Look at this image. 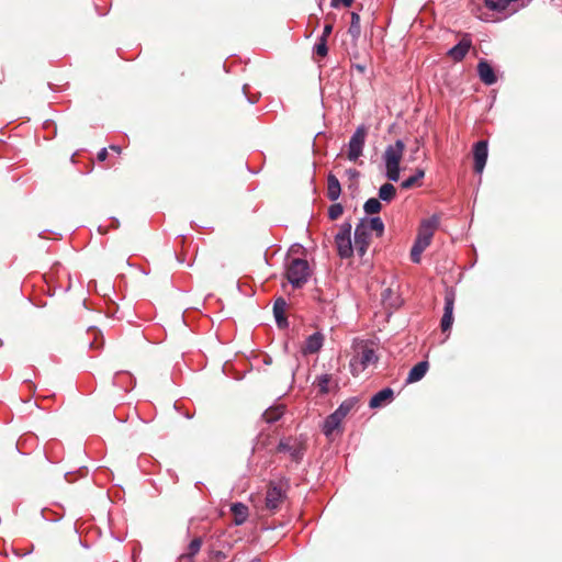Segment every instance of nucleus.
Segmentation results:
<instances>
[{"label":"nucleus","instance_id":"nucleus-20","mask_svg":"<svg viewBox=\"0 0 562 562\" xmlns=\"http://www.w3.org/2000/svg\"><path fill=\"white\" fill-rule=\"evenodd\" d=\"M235 525H243L248 518V507L243 503H234L231 507Z\"/></svg>","mask_w":562,"mask_h":562},{"label":"nucleus","instance_id":"nucleus-6","mask_svg":"<svg viewBox=\"0 0 562 562\" xmlns=\"http://www.w3.org/2000/svg\"><path fill=\"white\" fill-rule=\"evenodd\" d=\"M306 451V445L299 438L282 439L277 446V452H288L291 459L299 463Z\"/></svg>","mask_w":562,"mask_h":562},{"label":"nucleus","instance_id":"nucleus-27","mask_svg":"<svg viewBox=\"0 0 562 562\" xmlns=\"http://www.w3.org/2000/svg\"><path fill=\"white\" fill-rule=\"evenodd\" d=\"M484 3L487 9L492 11L502 12L507 9L510 1L509 0H484Z\"/></svg>","mask_w":562,"mask_h":562},{"label":"nucleus","instance_id":"nucleus-26","mask_svg":"<svg viewBox=\"0 0 562 562\" xmlns=\"http://www.w3.org/2000/svg\"><path fill=\"white\" fill-rule=\"evenodd\" d=\"M382 209V204L380 202V199L376 198H370L367 200L363 204V210L367 214H378Z\"/></svg>","mask_w":562,"mask_h":562},{"label":"nucleus","instance_id":"nucleus-13","mask_svg":"<svg viewBox=\"0 0 562 562\" xmlns=\"http://www.w3.org/2000/svg\"><path fill=\"white\" fill-rule=\"evenodd\" d=\"M477 72L482 82L493 85L496 82V76L492 66L486 60H480L477 64Z\"/></svg>","mask_w":562,"mask_h":562},{"label":"nucleus","instance_id":"nucleus-10","mask_svg":"<svg viewBox=\"0 0 562 562\" xmlns=\"http://www.w3.org/2000/svg\"><path fill=\"white\" fill-rule=\"evenodd\" d=\"M474 171L481 173L487 160V142L479 140L473 146Z\"/></svg>","mask_w":562,"mask_h":562},{"label":"nucleus","instance_id":"nucleus-32","mask_svg":"<svg viewBox=\"0 0 562 562\" xmlns=\"http://www.w3.org/2000/svg\"><path fill=\"white\" fill-rule=\"evenodd\" d=\"M331 380L330 374H323L317 379V386L319 387L321 393H328V384Z\"/></svg>","mask_w":562,"mask_h":562},{"label":"nucleus","instance_id":"nucleus-14","mask_svg":"<svg viewBox=\"0 0 562 562\" xmlns=\"http://www.w3.org/2000/svg\"><path fill=\"white\" fill-rule=\"evenodd\" d=\"M286 305V301L283 297H278L273 304L274 318L280 328H283L288 325L285 317Z\"/></svg>","mask_w":562,"mask_h":562},{"label":"nucleus","instance_id":"nucleus-8","mask_svg":"<svg viewBox=\"0 0 562 562\" xmlns=\"http://www.w3.org/2000/svg\"><path fill=\"white\" fill-rule=\"evenodd\" d=\"M370 244V233H368V225L361 222L355 229V249L359 256H364Z\"/></svg>","mask_w":562,"mask_h":562},{"label":"nucleus","instance_id":"nucleus-12","mask_svg":"<svg viewBox=\"0 0 562 562\" xmlns=\"http://www.w3.org/2000/svg\"><path fill=\"white\" fill-rule=\"evenodd\" d=\"M453 306L454 296L453 294H447L445 296V312L440 322V327L443 333L450 330L453 324Z\"/></svg>","mask_w":562,"mask_h":562},{"label":"nucleus","instance_id":"nucleus-42","mask_svg":"<svg viewBox=\"0 0 562 562\" xmlns=\"http://www.w3.org/2000/svg\"><path fill=\"white\" fill-rule=\"evenodd\" d=\"M417 150H419L418 146L416 148H413V151H417Z\"/></svg>","mask_w":562,"mask_h":562},{"label":"nucleus","instance_id":"nucleus-1","mask_svg":"<svg viewBox=\"0 0 562 562\" xmlns=\"http://www.w3.org/2000/svg\"><path fill=\"white\" fill-rule=\"evenodd\" d=\"M440 223V217L437 214L428 218H424L418 227V234L415 243L411 249V259L415 263H419L423 251L430 245L435 232Z\"/></svg>","mask_w":562,"mask_h":562},{"label":"nucleus","instance_id":"nucleus-11","mask_svg":"<svg viewBox=\"0 0 562 562\" xmlns=\"http://www.w3.org/2000/svg\"><path fill=\"white\" fill-rule=\"evenodd\" d=\"M471 46L472 41L470 36L465 34L457 45L448 50L447 55L454 61H461L468 54Z\"/></svg>","mask_w":562,"mask_h":562},{"label":"nucleus","instance_id":"nucleus-4","mask_svg":"<svg viewBox=\"0 0 562 562\" xmlns=\"http://www.w3.org/2000/svg\"><path fill=\"white\" fill-rule=\"evenodd\" d=\"M378 357L375 351L367 344H361L357 346L356 355L350 361L352 373L357 374L358 371L364 370L368 366L375 363Z\"/></svg>","mask_w":562,"mask_h":562},{"label":"nucleus","instance_id":"nucleus-40","mask_svg":"<svg viewBox=\"0 0 562 562\" xmlns=\"http://www.w3.org/2000/svg\"><path fill=\"white\" fill-rule=\"evenodd\" d=\"M249 562H261V560L259 558H254L251 561Z\"/></svg>","mask_w":562,"mask_h":562},{"label":"nucleus","instance_id":"nucleus-25","mask_svg":"<svg viewBox=\"0 0 562 562\" xmlns=\"http://www.w3.org/2000/svg\"><path fill=\"white\" fill-rule=\"evenodd\" d=\"M361 222H364L368 225V233H370V231H374L378 236H382L384 232V224L379 216L370 220H362Z\"/></svg>","mask_w":562,"mask_h":562},{"label":"nucleus","instance_id":"nucleus-38","mask_svg":"<svg viewBox=\"0 0 562 562\" xmlns=\"http://www.w3.org/2000/svg\"><path fill=\"white\" fill-rule=\"evenodd\" d=\"M353 67L360 72V74H364L366 72V65H361V64H357V65H353Z\"/></svg>","mask_w":562,"mask_h":562},{"label":"nucleus","instance_id":"nucleus-18","mask_svg":"<svg viewBox=\"0 0 562 562\" xmlns=\"http://www.w3.org/2000/svg\"><path fill=\"white\" fill-rule=\"evenodd\" d=\"M393 390L390 387H385L371 397L369 406L371 408L381 407L385 402L391 401L393 398Z\"/></svg>","mask_w":562,"mask_h":562},{"label":"nucleus","instance_id":"nucleus-29","mask_svg":"<svg viewBox=\"0 0 562 562\" xmlns=\"http://www.w3.org/2000/svg\"><path fill=\"white\" fill-rule=\"evenodd\" d=\"M355 402L353 401H345L340 404V406L334 412L336 415H339L341 419L349 414V412L353 408Z\"/></svg>","mask_w":562,"mask_h":562},{"label":"nucleus","instance_id":"nucleus-41","mask_svg":"<svg viewBox=\"0 0 562 562\" xmlns=\"http://www.w3.org/2000/svg\"><path fill=\"white\" fill-rule=\"evenodd\" d=\"M417 150H419L418 146L416 148H413V151H417Z\"/></svg>","mask_w":562,"mask_h":562},{"label":"nucleus","instance_id":"nucleus-15","mask_svg":"<svg viewBox=\"0 0 562 562\" xmlns=\"http://www.w3.org/2000/svg\"><path fill=\"white\" fill-rule=\"evenodd\" d=\"M323 341H324V337L319 333H315V334L308 336L303 348H302L303 353L307 355V353H315V352L319 351V349L323 346Z\"/></svg>","mask_w":562,"mask_h":562},{"label":"nucleus","instance_id":"nucleus-35","mask_svg":"<svg viewBox=\"0 0 562 562\" xmlns=\"http://www.w3.org/2000/svg\"><path fill=\"white\" fill-rule=\"evenodd\" d=\"M353 1L355 0H331L330 5L333 8H339L340 5L349 8L353 3Z\"/></svg>","mask_w":562,"mask_h":562},{"label":"nucleus","instance_id":"nucleus-3","mask_svg":"<svg viewBox=\"0 0 562 562\" xmlns=\"http://www.w3.org/2000/svg\"><path fill=\"white\" fill-rule=\"evenodd\" d=\"M285 276L293 288L303 286L310 278L308 262L305 259H292L286 267Z\"/></svg>","mask_w":562,"mask_h":562},{"label":"nucleus","instance_id":"nucleus-30","mask_svg":"<svg viewBox=\"0 0 562 562\" xmlns=\"http://www.w3.org/2000/svg\"><path fill=\"white\" fill-rule=\"evenodd\" d=\"M314 53L317 57L324 58L328 54L327 41L319 38L318 43L314 46Z\"/></svg>","mask_w":562,"mask_h":562},{"label":"nucleus","instance_id":"nucleus-33","mask_svg":"<svg viewBox=\"0 0 562 562\" xmlns=\"http://www.w3.org/2000/svg\"><path fill=\"white\" fill-rule=\"evenodd\" d=\"M227 554L223 550H211L209 553V559L211 562H221L225 560Z\"/></svg>","mask_w":562,"mask_h":562},{"label":"nucleus","instance_id":"nucleus-37","mask_svg":"<svg viewBox=\"0 0 562 562\" xmlns=\"http://www.w3.org/2000/svg\"><path fill=\"white\" fill-rule=\"evenodd\" d=\"M108 157V151H106V148H102L99 153H98V159L100 161H104Z\"/></svg>","mask_w":562,"mask_h":562},{"label":"nucleus","instance_id":"nucleus-5","mask_svg":"<svg viewBox=\"0 0 562 562\" xmlns=\"http://www.w3.org/2000/svg\"><path fill=\"white\" fill-rule=\"evenodd\" d=\"M338 255L341 258H349L352 256L353 247L351 244V224L344 223L337 235L335 236Z\"/></svg>","mask_w":562,"mask_h":562},{"label":"nucleus","instance_id":"nucleus-34","mask_svg":"<svg viewBox=\"0 0 562 562\" xmlns=\"http://www.w3.org/2000/svg\"><path fill=\"white\" fill-rule=\"evenodd\" d=\"M89 333L94 336V340L90 342V347L94 349L101 348L103 346V339L98 341L99 331L95 329H91Z\"/></svg>","mask_w":562,"mask_h":562},{"label":"nucleus","instance_id":"nucleus-17","mask_svg":"<svg viewBox=\"0 0 562 562\" xmlns=\"http://www.w3.org/2000/svg\"><path fill=\"white\" fill-rule=\"evenodd\" d=\"M341 422H342L341 417H339V415H336L335 413L327 416V418L325 419V422L323 424L324 435L326 437H330V436H333V434L336 430L339 431Z\"/></svg>","mask_w":562,"mask_h":562},{"label":"nucleus","instance_id":"nucleus-31","mask_svg":"<svg viewBox=\"0 0 562 562\" xmlns=\"http://www.w3.org/2000/svg\"><path fill=\"white\" fill-rule=\"evenodd\" d=\"M344 213V207L340 203L331 204L328 209V217L331 221L339 218Z\"/></svg>","mask_w":562,"mask_h":562},{"label":"nucleus","instance_id":"nucleus-16","mask_svg":"<svg viewBox=\"0 0 562 562\" xmlns=\"http://www.w3.org/2000/svg\"><path fill=\"white\" fill-rule=\"evenodd\" d=\"M429 364L427 361H420L415 364L408 372L406 383H415L420 381L427 373Z\"/></svg>","mask_w":562,"mask_h":562},{"label":"nucleus","instance_id":"nucleus-21","mask_svg":"<svg viewBox=\"0 0 562 562\" xmlns=\"http://www.w3.org/2000/svg\"><path fill=\"white\" fill-rule=\"evenodd\" d=\"M202 546V539L201 538H194L189 547H188V553L180 555L181 562H193V557L198 554Z\"/></svg>","mask_w":562,"mask_h":562},{"label":"nucleus","instance_id":"nucleus-28","mask_svg":"<svg viewBox=\"0 0 562 562\" xmlns=\"http://www.w3.org/2000/svg\"><path fill=\"white\" fill-rule=\"evenodd\" d=\"M424 176H425V171L423 169H418L414 176H411L409 178L405 179L401 183V187L403 189H411L414 186H416L418 183V181L424 178Z\"/></svg>","mask_w":562,"mask_h":562},{"label":"nucleus","instance_id":"nucleus-24","mask_svg":"<svg viewBox=\"0 0 562 562\" xmlns=\"http://www.w3.org/2000/svg\"><path fill=\"white\" fill-rule=\"evenodd\" d=\"M348 33L353 41H357L361 34L360 15L356 12H351V22L348 29Z\"/></svg>","mask_w":562,"mask_h":562},{"label":"nucleus","instance_id":"nucleus-2","mask_svg":"<svg viewBox=\"0 0 562 562\" xmlns=\"http://www.w3.org/2000/svg\"><path fill=\"white\" fill-rule=\"evenodd\" d=\"M405 150L403 140L397 139L393 145H389L383 154V159L386 168V177L391 181L400 179V162Z\"/></svg>","mask_w":562,"mask_h":562},{"label":"nucleus","instance_id":"nucleus-7","mask_svg":"<svg viewBox=\"0 0 562 562\" xmlns=\"http://www.w3.org/2000/svg\"><path fill=\"white\" fill-rule=\"evenodd\" d=\"M367 134V128L364 126H359L351 136L347 153V158L350 161H356L362 155Z\"/></svg>","mask_w":562,"mask_h":562},{"label":"nucleus","instance_id":"nucleus-19","mask_svg":"<svg viewBox=\"0 0 562 562\" xmlns=\"http://www.w3.org/2000/svg\"><path fill=\"white\" fill-rule=\"evenodd\" d=\"M341 193L340 182L337 177L333 173H329L327 177V198L330 201H336Z\"/></svg>","mask_w":562,"mask_h":562},{"label":"nucleus","instance_id":"nucleus-23","mask_svg":"<svg viewBox=\"0 0 562 562\" xmlns=\"http://www.w3.org/2000/svg\"><path fill=\"white\" fill-rule=\"evenodd\" d=\"M396 196V188L392 183H384L379 189V199L384 202H391Z\"/></svg>","mask_w":562,"mask_h":562},{"label":"nucleus","instance_id":"nucleus-39","mask_svg":"<svg viewBox=\"0 0 562 562\" xmlns=\"http://www.w3.org/2000/svg\"><path fill=\"white\" fill-rule=\"evenodd\" d=\"M110 149H112L113 151H115L116 154H121L122 153V149L120 146L117 145H111L110 146Z\"/></svg>","mask_w":562,"mask_h":562},{"label":"nucleus","instance_id":"nucleus-36","mask_svg":"<svg viewBox=\"0 0 562 562\" xmlns=\"http://www.w3.org/2000/svg\"><path fill=\"white\" fill-rule=\"evenodd\" d=\"M331 32H333V24L331 23H327L324 26L323 34H322V36L319 38H325V41H327V38L331 34Z\"/></svg>","mask_w":562,"mask_h":562},{"label":"nucleus","instance_id":"nucleus-22","mask_svg":"<svg viewBox=\"0 0 562 562\" xmlns=\"http://www.w3.org/2000/svg\"><path fill=\"white\" fill-rule=\"evenodd\" d=\"M283 413H284L283 405L272 406L265 411V413L262 414V418L267 423L271 424V423L279 420L281 418V416L283 415Z\"/></svg>","mask_w":562,"mask_h":562},{"label":"nucleus","instance_id":"nucleus-9","mask_svg":"<svg viewBox=\"0 0 562 562\" xmlns=\"http://www.w3.org/2000/svg\"><path fill=\"white\" fill-rule=\"evenodd\" d=\"M285 498L284 491L279 484L270 483L266 495V507L277 510Z\"/></svg>","mask_w":562,"mask_h":562}]
</instances>
